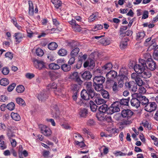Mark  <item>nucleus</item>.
<instances>
[{
  "instance_id": "nucleus-44",
  "label": "nucleus",
  "mask_w": 158,
  "mask_h": 158,
  "mask_svg": "<svg viewBox=\"0 0 158 158\" xmlns=\"http://www.w3.org/2000/svg\"><path fill=\"white\" fill-rule=\"evenodd\" d=\"M57 85L56 83L53 82L52 84L48 85V86L47 89H53L55 91V89H56Z\"/></svg>"
},
{
  "instance_id": "nucleus-47",
  "label": "nucleus",
  "mask_w": 158,
  "mask_h": 158,
  "mask_svg": "<svg viewBox=\"0 0 158 158\" xmlns=\"http://www.w3.org/2000/svg\"><path fill=\"white\" fill-rule=\"evenodd\" d=\"M58 53L59 55L64 56L66 55L67 51L65 49H61L59 51Z\"/></svg>"
},
{
  "instance_id": "nucleus-26",
  "label": "nucleus",
  "mask_w": 158,
  "mask_h": 158,
  "mask_svg": "<svg viewBox=\"0 0 158 158\" xmlns=\"http://www.w3.org/2000/svg\"><path fill=\"white\" fill-rule=\"evenodd\" d=\"M128 79V77L127 76L123 74L119 75L117 76V80L125 82H127V80Z\"/></svg>"
},
{
  "instance_id": "nucleus-5",
  "label": "nucleus",
  "mask_w": 158,
  "mask_h": 158,
  "mask_svg": "<svg viewBox=\"0 0 158 158\" xmlns=\"http://www.w3.org/2000/svg\"><path fill=\"white\" fill-rule=\"evenodd\" d=\"M69 78L72 80L77 82L79 85H81L83 82L77 72H75L70 74Z\"/></svg>"
},
{
  "instance_id": "nucleus-31",
  "label": "nucleus",
  "mask_w": 158,
  "mask_h": 158,
  "mask_svg": "<svg viewBox=\"0 0 158 158\" xmlns=\"http://www.w3.org/2000/svg\"><path fill=\"white\" fill-rule=\"evenodd\" d=\"M89 106L91 110L93 112H95L97 110V106L92 101H90L89 102Z\"/></svg>"
},
{
  "instance_id": "nucleus-10",
  "label": "nucleus",
  "mask_w": 158,
  "mask_h": 158,
  "mask_svg": "<svg viewBox=\"0 0 158 158\" xmlns=\"http://www.w3.org/2000/svg\"><path fill=\"white\" fill-rule=\"evenodd\" d=\"M69 23L72 25L73 30L76 32H80L81 30V27L78 23H77L76 21L72 19L69 22Z\"/></svg>"
},
{
  "instance_id": "nucleus-25",
  "label": "nucleus",
  "mask_w": 158,
  "mask_h": 158,
  "mask_svg": "<svg viewBox=\"0 0 158 158\" xmlns=\"http://www.w3.org/2000/svg\"><path fill=\"white\" fill-rule=\"evenodd\" d=\"M124 41L121 42L120 44V47L122 49H123L126 48L127 46V42L128 41V39L127 37H125L124 39Z\"/></svg>"
},
{
  "instance_id": "nucleus-40",
  "label": "nucleus",
  "mask_w": 158,
  "mask_h": 158,
  "mask_svg": "<svg viewBox=\"0 0 158 158\" xmlns=\"http://www.w3.org/2000/svg\"><path fill=\"white\" fill-rule=\"evenodd\" d=\"M98 12H96L91 15L88 19L89 22H91L94 21L97 17Z\"/></svg>"
},
{
  "instance_id": "nucleus-14",
  "label": "nucleus",
  "mask_w": 158,
  "mask_h": 158,
  "mask_svg": "<svg viewBox=\"0 0 158 158\" xmlns=\"http://www.w3.org/2000/svg\"><path fill=\"white\" fill-rule=\"evenodd\" d=\"M131 105L135 108H138L140 106L139 97L137 98H133L130 101Z\"/></svg>"
},
{
  "instance_id": "nucleus-28",
  "label": "nucleus",
  "mask_w": 158,
  "mask_h": 158,
  "mask_svg": "<svg viewBox=\"0 0 158 158\" xmlns=\"http://www.w3.org/2000/svg\"><path fill=\"white\" fill-rule=\"evenodd\" d=\"M80 49L79 48L76 47L74 48L70 53L71 56H73L75 57L77 56V55L79 52Z\"/></svg>"
},
{
  "instance_id": "nucleus-43",
  "label": "nucleus",
  "mask_w": 158,
  "mask_h": 158,
  "mask_svg": "<svg viewBox=\"0 0 158 158\" xmlns=\"http://www.w3.org/2000/svg\"><path fill=\"white\" fill-rule=\"evenodd\" d=\"M50 69H59L60 67L59 65L55 63H51L49 65Z\"/></svg>"
},
{
  "instance_id": "nucleus-57",
  "label": "nucleus",
  "mask_w": 158,
  "mask_h": 158,
  "mask_svg": "<svg viewBox=\"0 0 158 158\" xmlns=\"http://www.w3.org/2000/svg\"><path fill=\"white\" fill-rule=\"evenodd\" d=\"M5 56L6 57H8L10 59H12L13 57V55L11 52H7L5 55Z\"/></svg>"
},
{
  "instance_id": "nucleus-61",
  "label": "nucleus",
  "mask_w": 158,
  "mask_h": 158,
  "mask_svg": "<svg viewBox=\"0 0 158 158\" xmlns=\"http://www.w3.org/2000/svg\"><path fill=\"white\" fill-rule=\"evenodd\" d=\"M75 60V57L71 56L68 61V64L70 65H72L74 63Z\"/></svg>"
},
{
  "instance_id": "nucleus-59",
  "label": "nucleus",
  "mask_w": 158,
  "mask_h": 158,
  "mask_svg": "<svg viewBox=\"0 0 158 158\" xmlns=\"http://www.w3.org/2000/svg\"><path fill=\"white\" fill-rule=\"evenodd\" d=\"M53 24L56 27H58L60 24V22L56 19H52Z\"/></svg>"
},
{
  "instance_id": "nucleus-4",
  "label": "nucleus",
  "mask_w": 158,
  "mask_h": 158,
  "mask_svg": "<svg viewBox=\"0 0 158 158\" xmlns=\"http://www.w3.org/2000/svg\"><path fill=\"white\" fill-rule=\"evenodd\" d=\"M126 87L133 92H135L137 90V84L134 81H131L125 83Z\"/></svg>"
},
{
  "instance_id": "nucleus-13",
  "label": "nucleus",
  "mask_w": 158,
  "mask_h": 158,
  "mask_svg": "<svg viewBox=\"0 0 158 158\" xmlns=\"http://www.w3.org/2000/svg\"><path fill=\"white\" fill-rule=\"evenodd\" d=\"M15 37L16 44H19L22 40V39L24 37L23 34L18 32L15 33L14 35Z\"/></svg>"
},
{
  "instance_id": "nucleus-19",
  "label": "nucleus",
  "mask_w": 158,
  "mask_h": 158,
  "mask_svg": "<svg viewBox=\"0 0 158 158\" xmlns=\"http://www.w3.org/2000/svg\"><path fill=\"white\" fill-rule=\"evenodd\" d=\"M81 97L84 100H88L89 99L88 93L87 91L83 89L81 92Z\"/></svg>"
},
{
  "instance_id": "nucleus-60",
  "label": "nucleus",
  "mask_w": 158,
  "mask_h": 158,
  "mask_svg": "<svg viewBox=\"0 0 158 158\" xmlns=\"http://www.w3.org/2000/svg\"><path fill=\"white\" fill-rule=\"evenodd\" d=\"M148 12L147 10L144 11L143 16L142 17V19H145L147 18L148 17Z\"/></svg>"
},
{
  "instance_id": "nucleus-53",
  "label": "nucleus",
  "mask_w": 158,
  "mask_h": 158,
  "mask_svg": "<svg viewBox=\"0 0 158 158\" xmlns=\"http://www.w3.org/2000/svg\"><path fill=\"white\" fill-rule=\"evenodd\" d=\"M95 122L93 119H89L87 121V125L89 126H93L95 124Z\"/></svg>"
},
{
  "instance_id": "nucleus-48",
  "label": "nucleus",
  "mask_w": 158,
  "mask_h": 158,
  "mask_svg": "<svg viewBox=\"0 0 158 158\" xmlns=\"http://www.w3.org/2000/svg\"><path fill=\"white\" fill-rule=\"evenodd\" d=\"M36 53L38 56H41L43 55L44 52L41 49L39 48L36 50Z\"/></svg>"
},
{
  "instance_id": "nucleus-6",
  "label": "nucleus",
  "mask_w": 158,
  "mask_h": 158,
  "mask_svg": "<svg viewBox=\"0 0 158 158\" xmlns=\"http://www.w3.org/2000/svg\"><path fill=\"white\" fill-rule=\"evenodd\" d=\"M131 78L133 80H135V83H137L139 86H141L144 84V82L140 78L139 75L137 73H133L131 75Z\"/></svg>"
},
{
  "instance_id": "nucleus-63",
  "label": "nucleus",
  "mask_w": 158,
  "mask_h": 158,
  "mask_svg": "<svg viewBox=\"0 0 158 158\" xmlns=\"http://www.w3.org/2000/svg\"><path fill=\"white\" fill-rule=\"evenodd\" d=\"M154 58L156 60H158V51H155L153 54Z\"/></svg>"
},
{
  "instance_id": "nucleus-12",
  "label": "nucleus",
  "mask_w": 158,
  "mask_h": 158,
  "mask_svg": "<svg viewBox=\"0 0 158 158\" xmlns=\"http://www.w3.org/2000/svg\"><path fill=\"white\" fill-rule=\"evenodd\" d=\"M35 67L39 69H41L44 66V63L42 60L35 59L34 60Z\"/></svg>"
},
{
  "instance_id": "nucleus-41",
  "label": "nucleus",
  "mask_w": 158,
  "mask_h": 158,
  "mask_svg": "<svg viewBox=\"0 0 158 158\" xmlns=\"http://www.w3.org/2000/svg\"><path fill=\"white\" fill-rule=\"evenodd\" d=\"M6 135L9 139H13V138L15 136V135L14 133L12 132L10 130H9L7 131V132L6 133Z\"/></svg>"
},
{
  "instance_id": "nucleus-49",
  "label": "nucleus",
  "mask_w": 158,
  "mask_h": 158,
  "mask_svg": "<svg viewBox=\"0 0 158 158\" xmlns=\"http://www.w3.org/2000/svg\"><path fill=\"white\" fill-rule=\"evenodd\" d=\"M143 57L145 59L144 60L146 61V63L147 62V61H149V59H152L151 58V55L149 53H145L143 55Z\"/></svg>"
},
{
  "instance_id": "nucleus-1",
  "label": "nucleus",
  "mask_w": 158,
  "mask_h": 158,
  "mask_svg": "<svg viewBox=\"0 0 158 158\" xmlns=\"http://www.w3.org/2000/svg\"><path fill=\"white\" fill-rule=\"evenodd\" d=\"M147 66L146 61L144 59H140L139 60L138 64H135L134 66V69L138 74L140 75L144 78H149L151 76L150 72L146 70Z\"/></svg>"
},
{
  "instance_id": "nucleus-39",
  "label": "nucleus",
  "mask_w": 158,
  "mask_h": 158,
  "mask_svg": "<svg viewBox=\"0 0 158 158\" xmlns=\"http://www.w3.org/2000/svg\"><path fill=\"white\" fill-rule=\"evenodd\" d=\"M9 83V81L7 78H2L0 80V84L2 85L6 86Z\"/></svg>"
},
{
  "instance_id": "nucleus-30",
  "label": "nucleus",
  "mask_w": 158,
  "mask_h": 158,
  "mask_svg": "<svg viewBox=\"0 0 158 158\" xmlns=\"http://www.w3.org/2000/svg\"><path fill=\"white\" fill-rule=\"evenodd\" d=\"M11 116L12 118L15 121H19L20 120V117L17 113L12 112L11 114Z\"/></svg>"
},
{
  "instance_id": "nucleus-46",
  "label": "nucleus",
  "mask_w": 158,
  "mask_h": 158,
  "mask_svg": "<svg viewBox=\"0 0 158 158\" xmlns=\"http://www.w3.org/2000/svg\"><path fill=\"white\" fill-rule=\"evenodd\" d=\"M25 90L24 87L22 85H20L17 86L16 88V90L19 93L23 92Z\"/></svg>"
},
{
  "instance_id": "nucleus-58",
  "label": "nucleus",
  "mask_w": 158,
  "mask_h": 158,
  "mask_svg": "<svg viewBox=\"0 0 158 158\" xmlns=\"http://www.w3.org/2000/svg\"><path fill=\"white\" fill-rule=\"evenodd\" d=\"M100 43L103 44L107 45L109 44L110 42L109 40H106L104 39H102L100 40Z\"/></svg>"
},
{
  "instance_id": "nucleus-54",
  "label": "nucleus",
  "mask_w": 158,
  "mask_h": 158,
  "mask_svg": "<svg viewBox=\"0 0 158 158\" xmlns=\"http://www.w3.org/2000/svg\"><path fill=\"white\" fill-rule=\"evenodd\" d=\"M15 86L16 84L15 83L12 84L8 86L7 88L8 91L9 92H11L12 91Z\"/></svg>"
},
{
  "instance_id": "nucleus-16",
  "label": "nucleus",
  "mask_w": 158,
  "mask_h": 158,
  "mask_svg": "<svg viewBox=\"0 0 158 158\" xmlns=\"http://www.w3.org/2000/svg\"><path fill=\"white\" fill-rule=\"evenodd\" d=\"M117 73L114 71H110L106 74L107 79L110 80H112L115 78L117 76Z\"/></svg>"
},
{
  "instance_id": "nucleus-3",
  "label": "nucleus",
  "mask_w": 158,
  "mask_h": 158,
  "mask_svg": "<svg viewBox=\"0 0 158 158\" xmlns=\"http://www.w3.org/2000/svg\"><path fill=\"white\" fill-rule=\"evenodd\" d=\"M119 105V102H114L110 107L108 108V114H112L115 112L119 111L120 109Z\"/></svg>"
},
{
  "instance_id": "nucleus-62",
  "label": "nucleus",
  "mask_w": 158,
  "mask_h": 158,
  "mask_svg": "<svg viewBox=\"0 0 158 158\" xmlns=\"http://www.w3.org/2000/svg\"><path fill=\"white\" fill-rule=\"evenodd\" d=\"M9 71L7 68H4L2 70V73L4 75H7L9 73Z\"/></svg>"
},
{
  "instance_id": "nucleus-64",
  "label": "nucleus",
  "mask_w": 158,
  "mask_h": 158,
  "mask_svg": "<svg viewBox=\"0 0 158 158\" xmlns=\"http://www.w3.org/2000/svg\"><path fill=\"white\" fill-rule=\"evenodd\" d=\"M139 89V92L140 93H144L146 92V90L145 88L141 86H140Z\"/></svg>"
},
{
  "instance_id": "nucleus-34",
  "label": "nucleus",
  "mask_w": 158,
  "mask_h": 158,
  "mask_svg": "<svg viewBox=\"0 0 158 158\" xmlns=\"http://www.w3.org/2000/svg\"><path fill=\"white\" fill-rule=\"evenodd\" d=\"M58 46L57 44L55 42L50 43L48 45V48L52 50H55Z\"/></svg>"
},
{
  "instance_id": "nucleus-42",
  "label": "nucleus",
  "mask_w": 158,
  "mask_h": 158,
  "mask_svg": "<svg viewBox=\"0 0 158 158\" xmlns=\"http://www.w3.org/2000/svg\"><path fill=\"white\" fill-rule=\"evenodd\" d=\"M53 117L57 120H59L61 116L60 114V111L58 110H56L53 114Z\"/></svg>"
},
{
  "instance_id": "nucleus-9",
  "label": "nucleus",
  "mask_w": 158,
  "mask_h": 158,
  "mask_svg": "<svg viewBox=\"0 0 158 158\" xmlns=\"http://www.w3.org/2000/svg\"><path fill=\"white\" fill-rule=\"evenodd\" d=\"M146 67L151 71H154L156 69V63L153 59H149L146 63Z\"/></svg>"
},
{
  "instance_id": "nucleus-36",
  "label": "nucleus",
  "mask_w": 158,
  "mask_h": 158,
  "mask_svg": "<svg viewBox=\"0 0 158 158\" xmlns=\"http://www.w3.org/2000/svg\"><path fill=\"white\" fill-rule=\"evenodd\" d=\"M113 67L112 64L110 62L106 64L104 66L102 67L103 70H109L111 69Z\"/></svg>"
},
{
  "instance_id": "nucleus-22",
  "label": "nucleus",
  "mask_w": 158,
  "mask_h": 158,
  "mask_svg": "<svg viewBox=\"0 0 158 158\" xmlns=\"http://www.w3.org/2000/svg\"><path fill=\"white\" fill-rule=\"evenodd\" d=\"M99 110L100 112L102 113H106L108 114V108L107 105L106 104H103L99 108Z\"/></svg>"
},
{
  "instance_id": "nucleus-38",
  "label": "nucleus",
  "mask_w": 158,
  "mask_h": 158,
  "mask_svg": "<svg viewBox=\"0 0 158 158\" xmlns=\"http://www.w3.org/2000/svg\"><path fill=\"white\" fill-rule=\"evenodd\" d=\"M101 94L102 97L105 99H109L110 95L108 92L105 90H102L101 92Z\"/></svg>"
},
{
  "instance_id": "nucleus-18",
  "label": "nucleus",
  "mask_w": 158,
  "mask_h": 158,
  "mask_svg": "<svg viewBox=\"0 0 158 158\" xmlns=\"http://www.w3.org/2000/svg\"><path fill=\"white\" fill-rule=\"evenodd\" d=\"M92 76V74L88 71H85L81 74L82 77L84 80H89L91 78Z\"/></svg>"
},
{
  "instance_id": "nucleus-8",
  "label": "nucleus",
  "mask_w": 158,
  "mask_h": 158,
  "mask_svg": "<svg viewBox=\"0 0 158 158\" xmlns=\"http://www.w3.org/2000/svg\"><path fill=\"white\" fill-rule=\"evenodd\" d=\"M40 128L41 133L44 135L46 136H49L51 135V131L50 128L47 126L44 125H41Z\"/></svg>"
},
{
  "instance_id": "nucleus-37",
  "label": "nucleus",
  "mask_w": 158,
  "mask_h": 158,
  "mask_svg": "<svg viewBox=\"0 0 158 158\" xmlns=\"http://www.w3.org/2000/svg\"><path fill=\"white\" fill-rule=\"evenodd\" d=\"M96 103L98 105H100L106 103V101L103 99L100 98H96L95 100Z\"/></svg>"
},
{
  "instance_id": "nucleus-45",
  "label": "nucleus",
  "mask_w": 158,
  "mask_h": 158,
  "mask_svg": "<svg viewBox=\"0 0 158 158\" xmlns=\"http://www.w3.org/2000/svg\"><path fill=\"white\" fill-rule=\"evenodd\" d=\"M6 107L10 110H12L15 109V104L13 102H10L6 105Z\"/></svg>"
},
{
  "instance_id": "nucleus-29",
  "label": "nucleus",
  "mask_w": 158,
  "mask_h": 158,
  "mask_svg": "<svg viewBox=\"0 0 158 158\" xmlns=\"http://www.w3.org/2000/svg\"><path fill=\"white\" fill-rule=\"evenodd\" d=\"M29 13L30 15L32 16L34 14V8L33 3L32 1H29Z\"/></svg>"
},
{
  "instance_id": "nucleus-52",
  "label": "nucleus",
  "mask_w": 158,
  "mask_h": 158,
  "mask_svg": "<svg viewBox=\"0 0 158 158\" xmlns=\"http://www.w3.org/2000/svg\"><path fill=\"white\" fill-rule=\"evenodd\" d=\"M73 92H78L79 89V86L76 84H74L73 85Z\"/></svg>"
},
{
  "instance_id": "nucleus-11",
  "label": "nucleus",
  "mask_w": 158,
  "mask_h": 158,
  "mask_svg": "<svg viewBox=\"0 0 158 158\" xmlns=\"http://www.w3.org/2000/svg\"><path fill=\"white\" fill-rule=\"evenodd\" d=\"M105 81V78L102 76H96L93 78V82L96 84H102Z\"/></svg>"
},
{
  "instance_id": "nucleus-7",
  "label": "nucleus",
  "mask_w": 158,
  "mask_h": 158,
  "mask_svg": "<svg viewBox=\"0 0 158 158\" xmlns=\"http://www.w3.org/2000/svg\"><path fill=\"white\" fill-rule=\"evenodd\" d=\"M157 107L156 103L154 102H148L144 107L145 110L149 112H152L155 110Z\"/></svg>"
},
{
  "instance_id": "nucleus-55",
  "label": "nucleus",
  "mask_w": 158,
  "mask_h": 158,
  "mask_svg": "<svg viewBox=\"0 0 158 158\" xmlns=\"http://www.w3.org/2000/svg\"><path fill=\"white\" fill-rule=\"evenodd\" d=\"M112 90L114 93H117L118 91V88L117 87V84L116 82H114L112 86Z\"/></svg>"
},
{
  "instance_id": "nucleus-15",
  "label": "nucleus",
  "mask_w": 158,
  "mask_h": 158,
  "mask_svg": "<svg viewBox=\"0 0 158 158\" xmlns=\"http://www.w3.org/2000/svg\"><path fill=\"white\" fill-rule=\"evenodd\" d=\"M95 65V63L94 61L91 59H88L84 64V66L85 68H86L88 66L93 68Z\"/></svg>"
},
{
  "instance_id": "nucleus-50",
  "label": "nucleus",
  "mask_w": 158,
  "mask_h": 158,
  "mask_svg": "<svg viewBox=\"0 0 158 158\" xmlns=\"http://www.w3.org/2000/svg\"><path fill=\"white\" fill-rule=\"evenodd\" d=\"M88 93L89 98L90 97L91 98L93 99L95 97L96 93L94 89L91 90Z\"/></svg>"
},
{
  "instance_id": "nucleus-32",
  "label": "nucleus",
  "mask_w": 158,
  "mask_h": 158,
  "mask_svg": "<svg viewBox=\"0 0 158 158\" xmlns=\"http://www.w3.org/2000/svg\"><path fill=\"white\" fill-rule=\"evenodd\" d=\"M145 34L144 31H141L136 34V39L139 40L143 39L144 37Z\"/></svg>"
},
{
  "instance_id": "nucleus-56",
  "label": "nucleus",
  "mask_w": 158,
  "mask_h": 158,
  "mask_svg": "<svg viewBox=\"0 0 158 158\" xmlns=\"http://www.w3.org/2000/svg\"><path fill=\"white\" fill-rule=\"evenodd\" d=\"M86 89L87 92H89L91 90H92L93 89L92 88V85L91 83H88L86 85Z\"/></svg>"
},
{
  "instance_id": "nucleus-33",
  "label": "nucleus",
  "mask_w": 158,
  "mask_h": 158,
  "mask_svg": "<svg viewBox=\"0 0 158 158\" xmlns=\"http://www.w3.org/2000/svg\"><path fill=\"white\" fill-rule=\"evenodd\" d=\"M61 68L63 71L67 72L70 70L71 67L69 64H64L61 65Z\"/></svg>"
},
{
  "instance_id": "nucleus-35",
  "label": "nucleus",
  "mask_w": 158,
  "mask_h": 158,
  "mask_svg": "<svg viewBox=\"0 0 158 158\" xmlns=\"http://www.w3.org/2000/svg\"><path fill=\"white\" fill-rule=\"evenodd\" d=\"M129 100L128 98L122 99L120 100V102H119V105L122 106H128Z\"/></svg>"
},
{
  "instance_id": "nucleus-24",
  "label": "nucleus",
  "mask_w": 158,
  "mask_h": 158,
  "mask_svg": "<svg viewBox=\"0 0 158 158\" xmlns=\"http://www.w3.org/2000/svg\"><path fill=\"white\" fill-rule=\"evenodd\" d=\"M51 2L56 9H58L62 5V2L60 0H51Z\"/></svg>"
},
{
  "instance_id": "nucleus-2",
  "label": "nucleus",
  "mask_w": 158,
  "mask_h": 158,
  "mask_svg": "<svg viewBox=\"0 0 158 158\" xmlns=\"http://www.w3.org/2000/svg\"><path fill=\"white\" fill-rule=\"evenodd\" d=\"M133 114V112L130 110L127 109L123 110L122 111L121 114L124 119L122 121L121 124L123 125L130 124V119Z\"/></svg>"
},
{
  "instance_id": "nucleus-20",
  "label": "nucleus",
  "mask_w": 158,
  "mask_h": 158,
  "mask_svg": "<svg viewBox=\"0 0 158 158\" xmlns=\"http://www.w3.org/2000/svg\"><path fill=\"white\" fill-rule=\"evenodd\" d=\"M47 92L45 93L44 92H41L38 96V98L39 100L41 101H44L48 98Z\"/></svg>"
},
{
  "instance_id": "nucleus-21",
  "label": "nucleus",
  "mask_w": 158,
  "mask_h": 158,
  "mask_svg": "<svg viewBox=\"0 0 158 158\" xmlns=\"http://www.w3.org/2000/svg\"><path fill=\"white\" fill-rule=\"evenodd\" d=\"M88 114V110L85 108L81 109L79 113L80 116L82 118H85L87 116Z\"/></svg>"
},
{
  "instance_id": "nucleus-27",
  "label": "nucleus",
  "mask_w": 158,
  "mask_h": 158,
  "mask_svg": "<svg viewBox=\"0 0 158 158\" xmlns=\"http://www.w3.org/2000/svg\"><path fill=\"white\" fill-rule=\"evenodd\" d=\"M93 85L95 89L97 91H102V90L103 85L102 84H96L94 83Z\"/></svg>"
},
{
  "instance_id": "nucleus-51",
  "label": "nucleus",
  "mask_w": 158,
  "mask_h": 158,
  "mask_svg": "<svg viewBox=\"0 0 158 158\" xmlns=\"http://www.w3.org/2000/svg\"><path fill=\"white\" fill-rule=\"evenodd\" d=\"M16 101L18 104L21 105H24L25 103L23 100L20 98H17Z\"/></svg>"
},
{
  "instance_id": "nucleus-17",
  "label": "nucleus",
  "mask_w": 158,
  "mask_h": 158,
  "mask_svg": "<svg viewBox=\"0 0 158 158\" xmlns=\"http://www.w3.org/2000/svg\"><path fill=\"white\" fill-rule=\"evenodd\" d=\"M140 104L146 105L149 102L148 99L145 96H140L139 97Z\"/></svg>"
},
{
  "instance_id": "nucleus-23",
  "label": "nucleus",
  "mask_w": 158,
  "mask_h": 158,
  "mask_svg": "<svg viewBox=\"0 0 158 158\" xmlns=\"http://www.w3.org/2000/svg\"><path fill=\"white\" fill-rule=\"evenodd\" d=\"M4 136L2 135L0 136V147L1 149L4 150L6 148V145L4 141Z\"/></svg>"
}]
</instances>
